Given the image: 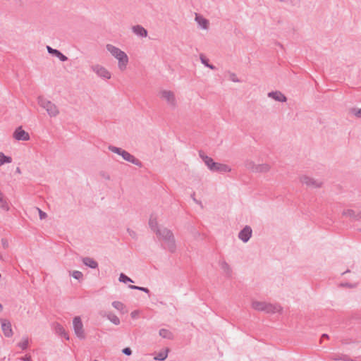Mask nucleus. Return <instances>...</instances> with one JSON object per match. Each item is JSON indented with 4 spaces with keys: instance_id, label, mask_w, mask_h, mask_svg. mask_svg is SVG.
<instances>
[{
    "instance_id": "1a4fd4ad",
    "label": "nucleus",
    "mask_w": 361,
    "mask_h": 361,
    "mask_svg": "<svg viewBox=\"0 0 361 361\" xmlns=\"http://www.w3.org/2000/svg\"><path fill=\"white\" fill-rule=\"evenodd\" d=\"M252 228L245 226L238 233V238L243 242L247 243L252 236Z\"/></svg>"
},
{
    "instance_id": "72a5a7b5",
    "label": "nucleus",
    "mask_w": 361,
    "mask_h": 361,
    "mask_svg": "<svg viewBox=\"0 0 361 361\" xmlns=\"http://www.w3.org/2000/svg\"><path fill=\"white\" fill-rule=\"evenodd\" d=\"M257 164H255L253 161H247L246 163H245V166L247 169L252 171V172H255L256 173V169L257 168Z\"/></svg>"
},
{
    "instance_id": "a18cd8bd",
    "label": "nucleus",
    "mask_w": 361,
    "mask_h": 361,
    "mask_svg": "<svg viewBox=\"0 0 361 361\" xmlns=\"http://www.w3.org/2000/svg\"><path fill=\"white\" fill-rule=\"evenodd\" d=\"M99 174H100V176H101L102 178H105V179H106V180H109V179H110V176H109L108 173H106V172H104V171H102V172H100V173H99Z\"/></svg>"
},
{
    "instance_id": "4d7b16f0",
    "label": "nucleus",
    "mask_w": 361,
    "mask_h": 361,
    "mask_svg": "<svg viewBox=\"0 0 361 361\" xmlns=\"http://www.w3.org/2000/svg\"><path fill=\"white\" fill-rule=\"evenodd\" d=\"M347 272H350V270H349V269H348L346 271L343 272L342 274H345V273H347Z\"/></svg>"
},
{
    "instance_id": "f03ea898",
    "label": "nucleus",
    "mask_w": 361,
    "mask_h": 361,
    "mask_svg": "<svg viewBox=\"0 0 361 361\" xmlns=\"http://www.w3.org/2000/svg\"><path fill=\"white\" fill-rule=\"evenodd\" d=\"M106 50L118 61V68L121 71H124L128 63V55L119 48L108 44L106 46Z\"/></svg>"
},
{
    "instance_id": "dca6fc26",
    "label": "nucleus",
    "mask_w": 361,
    "mask_h": 361,
    "mask_svg": "<svg viewBox=\"0 0 361 361\" xmlns=\"http://www.w3.org/2000/svg\"><path fill=\"white\" fill-rule=\"evenodd\" d=\"M215 165V167L211 171L226 173L231 171V169L226 164L216 162Z\"/></svg>"
},
{
    "instance_id": "0eeeda50",
    "label": "nucleus",
    "mask_w": 361,
    "mask_h": 361,
    "mask_svg": "<svg viewBox=\"0 0 361 361\" xmlns=\"http://www.w3.org/2000/svg\"><path fill=\"white\" fill-rule=\"evenodd\" d=\"M73 329L75 335L80 339H85V334L83 329V324L80 317H75L73 321Z\"/></svg>"
},
{
    "instance_id": "20e7f679",
    "label": "nucleus",
    "mask_w": 361,
    "mask_h": 361,
    "mask_svg": "<svg viewBox=\"0 0 361 361\" xmlns=\"http://www.w3.org/2000/svg\"><path fill=\"white\" fill-rule=\"evenodd\" d=\"M37 102L42 108L47 111L49 116L56 117L59 114V110L57 106L44 97L39 96L37 98Z\"/></svg>"
},
{
    "instance_id": "9d476101",
    "label": "nucleus",
    "mask_w": 361,
    "mask_h": 361,
    "mask_svg": "<svg viewBox=\"0 0 361 361\" xmlns=\"http://www.w3.org/2000/svg\"><path fill=\"white\" fill-rule=\"evenodd\" d=\"M13 137L17 140L27 141L30 140V135L28 133L25 132L22 129V127H18L16 129Z\"/></svg>"
},
{
    "instance_id": "58836bf2",
    "label": "nucleus",
    "mask_w": 361,
    "mask_h": 361,
    "mask_svg": "<svg viewBox=\"0 0 361 361\" xmlns=\"http://www.w3.org/2000/svg\"><path fill=\"white\" fill-rule=\"evenodd\" d=\"M18 360L20 361H32V357L29 354H27L23 357H19V358H18Z\"/></svg>"
},
{
    "instance_id": "c03bdc74",
    "label": "nucleus",
    "mask_w": 361,
    "mask_h": 361,
    "mask_svg": "<svg viewBox=\"0 0 361 361\" xmlns=\"http://www.w3.org/2000/svg\"><path fill=\"white\" fill-rule=\"evenodd\" d=\"M230 79L235 82H239V80L238 79L235 73H231L230 74Z\"/></svg>"
},
{
    "instance_id": "a19ab883",
    "label": "nucleus",
    "mask_w": 361,
    "mask_h": 361,
    "mask_svg": "<svg viewBox=\"0 0 361 361\" xmlns=\"http://www.w3.org/2000/svg\"><path fill=\"white\" fill-rule=\"evenodd\" d=\"M122 353L128 356H130L132 355V350L129 347H126L122 350Z\"/></svg>"
},
{
    "instance_id": "f3484780",
    "label": "nucleus",
    "mask_w": 361,
    "mask_h": 361,
    "mask_svg": "<svg viewBox=\"0 0 361 361\" xmlns=\"http://www.w3.org/2000/svg\"><path fill=\"white\" fill-rule=\"evenodd\" d=\"M83 264L92 269H97L98 267V263L93 258L85 257L82 259Z\"/></svg>"
},
{
    "instance_id": "052dcab7",
    "label": "nucleus",
    "mask_w": 361,
    "mask_h": 361,
    "mask_svg": "<svg viewBox=\"0 0 361 361\" xmlns=\"http://www.w3.org/2000/svg\"><path fill=\"white\" fill-rule=\"evenodd\" d=\"M360 231H361V229Z\"/></svg>"
},
{
    "instance_id": "c85d7f7f",
    "label": "nucleus",
    "mask_w": 361,
    "mask_h": 361,
    "mask_svg": "<svg viewBox=\"0 0 361 361\" xmlns=\"http://www.w3.org/2000/svg\"><path fill=\"white\" fill-rule=\"evenodd\" d=\"M342 214L343 216H348V217L351 218L353 220L355 221L356 212L353 209H349L344 210L342 212Z\"/></svg>"
},
{
    "instance_id": "bb28decb",
    "label": "nucleus",
    "mask_w": 361,
    "mask_h": 361,
    "mask_svg": "<svg viewBox=\"0 0 361 361\" xmlns=\"http://www.w3.org/2000/svg\"><path fill=\"white\" fill-rule=\"evenodd\" d=\"M51 55L59 58V59L63 62L66 61L68 60V57L66 56H65L59 50L56 49L54 50Z\"/></svg>"
},
{
    "instance_id": "393cba45",
    "label": "nucleus",
    "mask_w": 361,
    "mask_h": 361,
    "mask_svg": "<svg viewBox=\"0 0 361 361\" xmlns=\"http://www.w3.org/2000/svg\"><path fill=\"white\" fill-rule=\"evenodd\" d=\"M56 332L61 335V336L65 337L67 340L69 339L68 336L67 335L64 328L61 325L57 324L55 327Z\"/></svg>"
},
{
    "instance_id": "7ed1b4c3",
    "label": "nucleus",
    "mask_w": 361,
    "mask_h": 361,
    "mask_svg": "<svg viewBox=\"0 0 361 361\" xmlns=\"http://www.w3.org/2000/svg\"><path fill=\"white\" fill-rule=\"evenodd\" d=\"M251 306L257 311L264 312L267 314L280 312L282 310V307L279 305L257 300H253Z\"/></svg>"
},
{
    "instance_id": "c9c22d12",
    "label": "nucleus",
    "mask_w": 361,
    "mask_h": 361,
    "mask_svg": "<svg viewBox=\"0 0 361 361\" xmlns=\"http://www.w3.org/2000/svg\"><path fill=\"white\" fill-rule=\"evenodd\" d=\"M112 306L119 310V311H122L124 308V305L121 302H119V301H114L112 302Z\"/></svg>"
},
{
    "instance_id": "49530a36",
    "label": "nucleus",
    "mask_w": 361,
    "mask_h": 361,
    "mask_svg": "<svg viewBox=\"0 0 361 361\" xmlns=\"http://www.w3.org/2000/svg\"><path fill=\"white\" fill-rule=\"evenodd\" d=\"M1 244L4 249H6L8 247V243L6 239L2 238L1 239Z\"/></svg>"
},
{
    "instance_id": "13d9d810",
    "label": "nucleus",
    "mask_w": 361,
    "mask_h": 361,
    "mask_svg": "<svg viewBox=\"0 0 361 361\" xmlns=\"http://www.w3.org/2000/svg\"><path fill=\"white\" fill-rule=\"evenodd\" d=\"M16 171H17V172H18V173H20V169H19V168H17Z\"/></svg>"
},
{
    "instance_id": "a211bd4d",
    "label": "nucleus",
    "mask_w": 361,
    "mask_h": 361,
    "mask_svg": "<svg viewBox=\"0 0 361 361\" xmlns=\"http://www.w3.org/2000/svg\"><path fill=\"white\" fill-rule=\"evenodd\" d=\"M219 266L227 277L231 276L232 269L230 267L229 264L226 261H224V260L220 261Z\"/></svg>"
},
{
    "instance_id": "9b49d317",
    "label": "nucleus",
    "mask_w": 361,
    "mask_h": 361,
    "mask_svg": "<svg viewBox=\"0 0 361 361\" xmlns=\"http://www.w3.org/2000/svg\"><path fill=\"white\" fill-rule=\"evenodd\" d=\"M199 156L202 159V161L204 162L205 165L208 167V169L212 171L214 167H215V161L213 160L212 158L208 157L205 154V153L203 151L199 152Z\"/></svg>"
},
{
    "instance_id": "6e6d98bb",
    "label": "nucleus",
    "mask_w": 361,
    "mask_h": 361,
    "mask_svg": "<svg viewBox=\"0 0 361 361\" xmlns=\"http://www.w3.org/2000/svg\"><path fill=\"white\" fill-rule=\"evenodd\" d=\"M2 309H3V307H2L1 304H0V312L2 310Z\"/></svg>"
},
{
    "instance_id": "cd10ccee",
    "label": "nucleus",
    "mask_w": 361,
    "mask_h": 361,
    "mask_svg": "<svg viewBox=\"0 0 361 361\" xmlns=\"http://www.w3.org/2000/svg\"><path fill=\"white\" fill-rule=\"evenodd\" d=\"M12 158L8 156H6L3 152H0V166L4 164L11 163Z\"/></svg>"
},
{
    "instance_id": "2eb2a0df",
    "label": "nucleus",
    "mask_w": 361,
    "mask_h": 361,
    "mask_svg": "<svg viewBox=\"0 0 361 361\" xmlns=\"http://www.w3.org/2000/svg\"><path fill=\"white\" fill-rule=\"evenodd\" d=\"M133 32L138 37H147V30L140 25H136L132 27Z\"/></svg>"
},
{
    "instance_id": "ddd939ff",
    "label": "nucleus",
    "mask_w": 361,
    "mask_h": 361,
    "mask_svg": "<svg viewBox=\"0 0 361 361\" xmlns=\"http://www.w3.org/2000/svg\"><path fill=\"white\" fill-rule=\"evenodd\" d=\"M1 329L6 337H11L13 336V331L11 329V324L6 319H1Z\"/></svg>"
},
{
    "instance_id": "7c9ffc66",
    "label": "nucleus",
    "mask_w": 361,
    "mask_h": 361,
    "mask_svg": "<svg viewBox=\"0 0 361 361\" xmlns=\"http://www.w3.org/2000/svg\"><path fill=\"white\" fill-rule=\"evenodd\" d=\"M108 148L111 152L116 153L120 156H122V154L124 152V149L117 147H115V146H113V145H109Z\"/></svg>"
},
{
    "instance_id": "3c124183",
    "label": "nucleus",
    "mask_w": 361,
    "mask_h": 361,
    "mask_svg": "<svg viewBox=\"0 0 361 361\" xmlns=\"http://www.w3.org/2000/svg\"><path fill=\"white\" fill-rule=\"evenodd\" d=\"M54 49H53L50 46H47V50L48 53L50 54H52V53H53Z\"/></svg>"
},
{
    "instance_id": "f8f14e48",
    "label": "nucleus",
    "mask_w": 361,
    "mask_h": 361,
    "mask_svg": "<svg viewBox=\"0 0 361 361\" xmlns=\"http://www.w3.org/2000/svg\"><path fill=\"white\" fill-rule=\"evenodd\" d=\"M123 159L127 161H129L135 166L141 167L142 166V162L137 158H135L133 155L130 154L128 152L124 150L122 156Z\"/></svg>"
},
{
    "instance_id": "2f4dec72",
    "label": "nucleus",
    "mask_w": 361,
    "mask_h": 361,
    "mask_svg": "<svg viewBox=\"0 0 361 361\" xmlns=\"http://www.w3.org/2000/svg\"><path fill=\"white\" fill-rule=\"evenodd\" d=\"M107 317L115 325H118L120 324V319L116 315L111 313L108 314Z\"/></svg>"
},
{
    "instance_id": "f257e3e1",
    "label": "nucleus",
    "mask_w": 361,
    "mask_h": 361,
    "mask_svg": "<svg viewBox=\"0 0 361 361\" xmlns=\"http://www.w3.org/2000/svg\"><path fill=\"white\" fill-rule=\"evenodd\" d=\"M159 240L164 242L162 247L173 253L176 250V244L173 232L167 228L161 227L156 234Z\"/></svg>"
},
{
    "instance_id": "6ab92c4d",
    "label": "nucleus",
    "mask_w": 361,
    "mask_h": 361,
    "mask_svg": "<svg viewBox=\"0 0 361 361\" xmlns=\"http://www.w3.org/2000/svg\"><path fill=\"white\" fill-rule=\"evenodd\" d=\"M195 20L198 25L203 29L207 30L209 27V20L201 16L196 15Z\"/></svg>"
},
{
    "instance_id": "aec40b11",
    "label": "nucleus",
    "mask_w": 361,
    "mask_h": 361,
    "mask_svg": "<svg viewBox=\"0 0 361 361\" xmlns=\"http://www.w3.org/2000/svg\"><path fill=\"white\" fill-rule=\"evenodd\" d=\"M149 226L150 228L157 234V230H161V228L159 227L156 217L150 216L149 220Z\"/></svg>"
},
{
    "instance_id": "f704fd0d",
    "label": "nucleus",
    "mask_w": 361,
    "mask_h": 361,
    "mask_svg": "<svg viewBox=\"0 0 361 361\" xmlns=\"http://www.w3.org/2000/svg\"><path fill=\"white\" fill-rule=\"evenodd\" d=\"M128 287H129V288L133 289V290H139L143 291L146 293H149V290L145 287H141V286H135V285H130Z\"/></svg>"
},
{
    "instance_id": "ea45409f",
    "label": "nucleus",
    "mask_w": 361,
    "mask_h": 361,
    "mask_svg": "<svg viewBox=\"0 0 361 361\" xmlns=\"http://www.w3.org/2000/svg\"><path fill=\"white\" fill-rule=\"evenodd\" d=\"M127 232L128 233L129 235L133 238V239H137V233L135 231H134L133 230L130 229V228H128L127 229Z\"/></svg>"
},
{
    "instance_id": "4c0bfd02",
    "label": "nucleus",
    "mask_w": 361,
    "mask_h": 361,
    "mask_svg": "<svg viewBox=\"0 0 361 361\" xmlns=\"http://www.w3.org/2000/svg\"><path fill=\"white\" fill-rule=\"evenodd\" d=\"M351 112L357 117L361 118V108L359 109H357L355 108H353L351 109Z\"/></svg>"
},
{
    "instance_id": "423d86ee",
    "label": "nucleus",
    "mask_w": 361,
    "mask_h": 361,
    "mask_svg": "<svg viewBox=\"0 0 361 361\" xmlns=\"http://www.w3.org/2000/svg\"><path fill=\"white\" fill-rule=\"evenodd\" d=\"M300 181L311 188H319L322 186L323 183L321 180L314 179L307 176H302L300 178Z\"/></svg>"
},
{
    "instance_id": "4be33fe9",
    "label": "nucleus",
    "mask_w": 361,
    "mask_h": 361,
    "mask_svg": "<svg viewBox=\"0 0 361 361\" xmlns=\"http://www.w3.org/2000/svg\"><path fill=\"white\" fill-rule=\"evenodd\" d=\"M0 208L4 211H8L10 209L8 203L6 199L4 197V194L0 190Z\"/></svg>"
},
{
    "instance_id": "473e14b6",
    "label": "nucleus",
    "mask_w": 361,
    "mask_h": 361,
    "mask_svg": "<svg viewBox=\"0 0 361 361\" xmlns=\"http://www.w3.org/2000/svg\"><path fill=\"white\" fill-rule=\"evenodd\" d=\"M118 280L120 282H123L124 283H126L128 282H131V283L134 282L130 277H128V276H126V274H124L123 273H121L120 274Z\"/></svg>"
},
{
    "instance_id": "6e6552de",
    "label": "nucleus",
    "mask_w": 361,
    "mask_h": 361,
    "mask_svg": "<svg viewBox=\"0 0 361 361\" xmlns=\"http://www.w3.org/2000/svg\"><path fill=\"white\" fill-rule=\"evenodd\" d=\"M91 69L100 78L110 79L111 73L104 66L97 64L91 66Z\"/></svg>"
},
{
    "instance_id": "864d4df0",
    "label": "nucleus",
    "mask_w": 361,
    "mask_h": 361,
    "mask_svg": "<svg viewBox=\"0 0 361 361\" xmlns=\"http://www.w3.org/2000/svg\"><path fill=\"white\" fill-rule=\"evenodd\" d=\"M322 338H329V335L326 334H324L322 336Z\"/></svg>"
},
{
    "instance_id": "e433bc0d",
    "label": "nucleus",
    "mask_w": 361,
    "mask_h": 361,
    "mask_svg": "<svg viewBox=\"0 0 361 361\" xmlns=\"http://www.w3.org/2000/svg\"><path fill=\"white\" fill-rule=\"evenodd\" d=\"M71 276L77 280H80L83 277L82 273L80 271H73Z\"/></svg>"
},
{
    "instance_id": "bf43d9fd",
    "label": "nucleus",
    "mask_w": 361,
    "mask_h": 361,
    "mask_svg": "<svg viewBox=\"0 0 361 361\" xmlns=\"http://www.w3.org/2000/svg\"><path fill=\"white\" fill-rule=\"evenodd\" d=\"M279 1H281V2H283L284 1V0H279Z\"/></svg>"
},
{
    "instance_id": "4468645a",
    "label": "nucleus",
    "mask_w": 361,
    "mask_h": 361,
    "mask_svg": "<svg viewBox=\"0 0 361 361\" xmlns=\"http://www.w3.org/2000/svg\"><path fill=\"white\" fill-rule=\"evenodd\" d=\"M267 96L277 102H286L287 101V97L280 91L270 92Z\"/></svg>"
},
{
    "instance_id": "de8ad7c7",
    "label": "nucleus",
    "mask_w": 361,
    "mask_h": 361,
    "mask_svg": "<svg viewBox=\"0 0 361 361\" xmlns=\"http://www.w3.org/2000/svg\"><path fill=\"white\" fill-rule=\"evenodd\" d=\"M195 192H193V193L191 195V198L192 199V200H193L195 203H197V204H198L201 205V207H202V202H201L200 201L197 200L195 198Z\"/></svg>"
},
{
    "instance_id": "39448f33",
    "label": "nucleus",
    "mask_w": 361,
    "mask_h": 361,
    "mask_svg": "<svg viewBox=\"0 0 361 361\" xmlns=\"http://www.w3.org/2000/svg\"><path fill=\"white\" fill-rule=\"evenodd\" d=\"M160 98L164 100L167 105L172 109H175L177 106V101L173 92L171 90H163L159 93Z\"/></svg>"
},
{
    "instance_id": "a878e982",
    "label": "nucleus",
    "mask_w": 361,
    "mask_h": 361,
    "mask_svg": "<svg viewBox=\"0 0 361 361\" xmlns=\"http://www.w3.org/2000/svg\"><path fill=\"white\" fill-rule=\"evenodd\" d=\"M169 351V350L168 348H166L165 352H159L154 357V360H158V361H164V360H165L166 359L167 356H168Z\"/></svg>"
},
{
    "instance_id": "79ce46f5",
    "label": "nucleus",
    "mask_w": 361,
    "mask_h": 361,
    "mask_svg": "<svg viewBox=\"0 0 361 361\" xmlns=\"http://www.w3.org/2000/svg\"><path fill=\"white\" fill-rule=\"evenodd\" d=\"M343 355H334L331 357V359L333 360H343Z\"/></svg>"
},
{
    "instance_id": "5701e85b",
    "label": "nucleus",
    "mask_w": 361,
    "mask_h": 361,
    "mask_svg": "<svg viewBox=\"0 0 361 361\" xmlns=\"http://www.w3.org/2000/svg\"><path fill=\"white\" fill-rule=\"evenodd\" d=\"M256 169V173H266L271 169L270 166L267 164H257Z\"/></svg>"
},
{
    "instance_id": "603ef678",
    "label": "nucleus",
    "mask_w": 361,
    "mask_h": 361,
    "mask_svg": "<svg viewBox=\"0 0 361 361\" xmlns=\"http://www.w3.org/2000/svg\"><path fill=\"white\" fill-rule=\"evenodd\" d=\"M342 286H346V287H350V288L354 287V286H353L352 284H350L348 283H346L345 284H342Z\"/></svg>"
},
{
    "instance_id": "b1692460",
    "label": "nucleus",
    "mask_w": 361,
    "mask_h": 361,
    "mask_svg": "<svg viewBox=\"0 0 361 361\" xmlns=\"http://www.w3.org/2000/svg\"><path fill=\"white\" fill-rule=\"evenodd\" d=\"M200 59L201 62L205 66L208 67L209 68H210L212 70H216V66H214V65L210 64L209 63V59L205 56H204L203 54H200Z\"/></svg>"
},
{
    "instance_id": "c756f323",
    "label": "nucleus",
    "mask_w": 361,
    "mask_h": 361,
    "mask_svg": "<svg viewBox=\"0 0 361 361\" xmlns=\"http://www.w3.org/2000/svg\"><path fill=\"white\" fill-rule=\"evenodd\" d=\"M29 340L27 337L23 338L22 341L19 342L17 345L22 350H26L28 347Z\"/></svg>"
},
{
    "instance_id": "09e8293b",
    "label": "nucleus",
    "mask_w": 361,
    "mask_h": 361,
    "mask_svg": "<svg viewBox=\"0 0 361 361\" xmlns=\"http://www.w3.org/2000/svg\"><path fill=\"white\" fill-rule=\"evenodd\" d=\"M343 361H355V360L350 358L348 355H343Z\"/></svg>"
},
{
    "instance_id": "412c9836",
    "label": "nucleus",
    "mask_w": 361,
    "mask_h": 361,
    "mask_svg": "<svg viewBox=\"0 0 361 361\" xmlns=\"http://www.w3.org/2000/svg\"><path fill=\"white\" fill-rule=\"evenodd\" d=\"M159 334L164 338H167L169 340L173 339V334L171 331L166 329H161L159 331Z\"/></svg>"
},
{
    "instance_id": "5fc2aeb1",
    "label": "nucleus",
    "mask_w": 361,
    "mask_h": 361,
    "mask_svg": "<svg viewBox=\"0 0 361 361\" xmlns=\"http://www.w3.org/2000/svg\"><path fill=\"white\" fill-rule=\"evenodd\" d=\"M137 314V312L135 311L131 312V317L133 318H135Z\"/></svg>"
},
{
    "instance_id": "37998d69",
    "label": "nucleus",
    "mask_w": 361,
    "mask_h": 361,
    "mask_svg": "<svg viewBox=\"0 0 361 361\" xmlns=\"http://www.w3.org/2000/svg\"><path fill=\"white\" fill-rule=\"evenodd\" d=\"M37 210L39 212V215L40 219H45L47 217V214L44 212L42 211L39 208H37Z\"/></svg>"
},
{
    "instance_id": "8fccbe9b",
    "label": "nucleus",
    "mask_w": 361,
    "mask_h": 361,
    "mask_svg": "<svg viewBox=\"0 0 361 361\" xmlns=\"http://www.w3.org/2000/svg\"><path fill=\"white\" fill-rule=\"evenodd\" d=\"M360 220H361V210L356 213L355 221H360Z\"/></svg>"
}]
</instances>
